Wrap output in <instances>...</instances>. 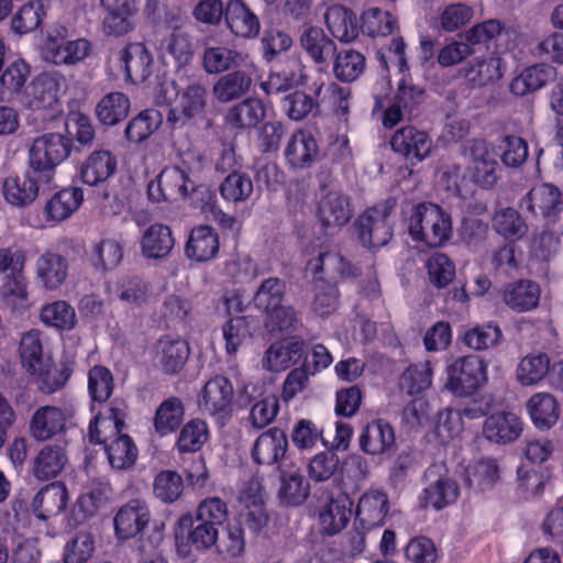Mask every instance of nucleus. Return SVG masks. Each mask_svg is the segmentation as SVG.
Returning a JSON list of instances; mask_svg holds the SVG:
<instances>
[{"label": "nucleus", "mask_w": 563, "mask_h": 563, "mask_svg": "<svg viewBox=\"0 0 563 563\" xmlns=\"http://www.w3.org/2000/svg\"><path fill=\"white\" fill-rule=\"evenodd\" d=\"M165 102L177 98V104L168 110L167 122L173 129L184 126L188 121L201 114L207 107L208 93L205 85L199 81L188 84L181 91L177 90L174 81L161 85Z\"/></svg>", "instance_id": "4"}, {"label": "nucleus", "mask_w": 563, "mask_h": 563, "mask_svg": "<svg viewBox=\"0 0 563 563\" xmlns=\"http://www.w3.org/2000/svg\"><path fill=\"white\" fill-rule=\"evenodd\" d=\"M36 278L49 290L57 289L66 279L68 265L66 260L56 253H44L35 263Z\"/></svg>", "instance_id": "38"}, {"label": "nucleus", "mask_w": 563, "mask_h": 563, "mask_svg": "<svg viewBox=\"0 0 563 563\" xmlns=\"http://www.w3.org/2000/svg\"><path fill=\"white\" fill-rule=\"evenodd\" d=\"M307 80L306 66L298 57H290L285 66L268 74L267 79L261 82V88L266 95H279L306 85Z\"/></svg>", "instance_id": "15"}, {"label": "nucleus", "mask_w": 563, "mask_h": 563, "mask_svg": "<svg viewBox=\"0 0 563 563\" xmlns=\"http://www.w3.org/2000/svg\"><path fill=\"white\" fill-rule=\"evenodd\" d=\"M175 240L169 227L155 223L147 228L141 240L143 254L148 258L165 257L173 250Z\"/></svg>", "instance_id": "45"}, {"label": "nucleus", "mask_w": 563, "mask_h": 563, "mask_svg": "<svg viewBox=\"0 0 563 563\" xmlns=\"http://www.w3.org/2000/svg\"><path fill=\"white\" fill-rule=\"evenodd\" d=\"M324 20L331 34L341 42H351L358 35L355 13L343 5L330 7L324 14Z\"/></svg>", "instance_id": "41"}, {"label": "nucleus", "mask_w": 563, "mask_h": 563, "mask_svg": "<svg viewBox=\"0 0 563 563\" xmlns=\"http://www.w3.org/2000/svg\"><path fill=\"white\" fill-rule=\"evenodd\" d=\"M121 63L126 79L137 82L144 81L151 74L152 56L144 44L130 43L121 53Z\"/></svg>", "instance_id": "39"}, {"label": "nucleus", "mask_w": 563, "mask_h": 563, "mask_svg": "<svg viewBox=\"0 0 563 563\" xmlns=\"http://www.w3.org/2000/svg\"><path fill=\"white\" fill-rule=\"evenodd\" d=\"M334 55L333 73L339 80L353 81L364 71L365 57L360 52L343 49Z\"/></svg>", "instance_id": "55"}, {"label": "nucleus", "mask_w": 563, "mask_h": 563, "mask_svg": "<svg viewBox=\"0 0 563 563\" xmlns=\"http://www.w3.org/2000/svg\"><path fill=\"white\" fill-rule=\"evenodd\" d=\"M45 16L43 0H30L23 4L11 20V29L22 35L36 30Z\"/></svg>", "instance_id": "53"}, {"label": "nucleus", "mask_w": 563, "mask_h": 563, "mask_svg": "<svg viewBox=\"0 0 563 563\" xmlns=\"http://www.w3.org/2000/svg\"><path fill=\"white\" fill-rule=\"evenodd\" d=\"M532 422L538 429L549 430L559 420L560 408L556 399L549 393H538L527 402Z\"/></svg>", "instance_id": "44"}, {"label": "nucleus", "mask_w": 563, "mask_h": 563, "mask_svg": "<svg viewBox=\"0 0 563 563\" xmlns=\"http://www.w3.org/2000/svg\"><path fill=\"white\" fill-rule=\"evenodd\" d=\"M82 200V191L76 187L56 192L45 205L47 219L56 222L67 219L79 208Z\"/></svg>", "instance_id": "46"}, {"label": "nucleus", "mask_w": 563, "mask_h": 563, "mask_svg": "<svg viewBox=\"0 0 563 563\" xmlns=\"http://www.w3.org/2000/svg\"><path fill=\"white\" fill-rule=\"evenodd\" d=\"M391 148L411 163L426 159L432 151V140L424 132L408 125L397 130L390 140Z\"/></svg>", "instance_id": "13"}, {"label": "nucleus", "mask_w": 563, "mask_h": 563, "mask_svg": "<svg viewBox=\"0 0 563 563\" xmlns=\"http://www.w3.org/2000/svg\"><path fill=\"white\" fill-rule=\"evenodd\" d=\"M130 100L122 92H109L96 106V115L104 125H115L128 117Z\"/></svg>", "instance_id": "50"}, {"label": "nucleus", "mask_w": 563, "mask_h": 563, "mask_svg": "<svg viewBox=\"0 0 563 563\" xmlns=\"http://www.w3.org/2000/svg\"><path fill=\"white\" fill-rule=\"evenodd\" d=\"M66 413L54 406H43L35 410L30 421V434L36 441H46L63 432Z\"/></svg>", "instance_id": "29"}, {"label": "nucleus", "mask_w": 563, "mask_h": 563, "mask_svg": "<svg viewBox=\"0 0 563 563\" xmlns=\"http://www.w3.org/2000/svg\"><path fill=\"white\" fill-rule=\"evenodd\" d=\"M68 501L64 484L55 482L42 487L33 497L31 508L36 518L47 520L62 514Z\"/></svg>", "instance_id": "22"}, {"label": "nucleus", "mask_w": 563, "mask_h": 563, "mask_svg": "<svg viewBox=\"0 0 563 563\" xmlns=\"http://www.w3.org/2000/svg\"><path fill=\"white\" fill-rule=\"evenodd\" d=\"M185 407L178 397L165 399L156 409L154 417L155 431L161 435L174 432L183 422Z\"/></svg>", "instance_id": "49"}, {"label": "nucleus", "mask_w": 563, "mask_h": 563, "mask_svg": "<svg viewBox=\"0 0 563 563\" xmlns=\"http://www.w3.org/2000/svg\"><path fill=\"white\" fill-rule=\"evenodd\" d=\"M42 322L57 330L69 331L77 323L75 309L65 300H57L42 307Z\"/></svg>", "instance_id": "52"}, {"label": "nucleus", "mask_w": 563, "mask_h": 563, "mask_svg": "<svg viewBox=\"0 0 563 563\" xmlns=\"http://www.w3.org/2000/svg\"><path fill=\"white\" fill-rule=\"evenodd\" d=\"M555 75L554 67L548 64H536L512 78L509 90L517 97H523L544 87L554 79Z\"/></svg>", "instance_id": "33"}, {"label": "nucleus", "mask_w": 563, "mask_h": 563, "mask_svg": "<svg viewBox=\"0 0 563 563\" xmlns=\"http://www.w3.org/2000/svg\"><path fill=\"white\" fill-rule=\"evenodd\" d=\"M316 155L317 143L313 136L302 130L291 135L285 148L286 159L292 168L310 166Z\"/></svg>", "instance_id": "42"}, {"label": "nucleus", "mask_w": 563, "mask_h": 563, "mask_svg": "<svg viewBox=\"0 0 563 563\" xmlns=\"http://www.w3.org/2000/svg\"><path fill=\"white\" fill-rule=\"evenodd\" d=\"M464 154L468 159L467 169L473 181L483 187L494 186L498 179V162L487 143L472 140L465 144Z\"/></svg>", "instance_id": "10"}, {"label": "nucleus", "mask_w": 563, "mask_h": 563, "mask_svg": "<svg viewBox=\"0 0 563 563\" xmlns=\"http://www.w3.org/2000/svg\"><path fill=\"white\" fill-rule=\"evenodd\" d=\"M444 387L457 396H470L487 382V365L476 355L460 356L446 367Z\"/></svg>", "instance_id": "5"}, {"label": "nucleus", "mask_w": 563, "mask_h": 563, "mask_svg": "<svg viewBox=\"0 0 563 563\" xmlns=\"http://www.w3.org/2000/svg\"><path fill=\"white\" fill-rule=\"evenodd\" d=\"M266 114V109L258 98H246L229 109L225 121L235 129L245 130L256 126Z\"/></svg>", "instance_id": "43"}, {"label": "nucleus", "mask_w": 563, "mask_h": 563, "mask_svg": "<svg viewBox=\"0 0 563 563\" xmlns=\"http://www.w3.org/2000/svg\"><path fill=\"white\" fill-rule=\"evenodd\" d=\"M73 141L62 133H44L27 146V166L47 186L55 185L56 167L69 155Z\"/></svg>", "instance_id": "3"}, {"label": "nucleus", "mask_w": 563, "mask_h": 563, "mask_svg": "<svg viewBox=\"0 0 563 563\" xmlns=\"http://www.w3.org/2000/svg\"><path fill=\"white\" fill-rule=\"evenodd\" d=\"M288 448L285 432L279 428H271L261 433L252 448V459L261 465H274L279 463Z\"/></svg>", "instance_id": "20"}, {"label": "nucleus", "mask_w": 563, "mask_h": 563, "mask_svg": "<svg viewBox=\"0 0 563 563\" xmlns=\"http://www.w3.org/2000/svg\"><path fill=\"white\" fill-rule=\"evenodd\" d=\"M428 485L423 488L420 500L423 507H432L441 510L457 499L459 486L448 476L437 473L435 467H431L426 473Z\"/></svg>", "instance_id": "17"}, {"label": "nucleus", "mask_w": 563, "mask_h": 563, "mask_svg": "<svg viewBox=\"0 0 563 563\" xmlns=\"http://www.w3.org/2000/svg\"><path fill=\"white\" fill-rule=\"evenodd\" d=\"M1 300L12 309L26 306L29 292L24 271L7 276L0 289Z\"/></svg>", "instance_id": "62"}, {"label": "nucleus", "mask_w": 563, "mask_h": 563, "mask_svg": "<svg viewBox=\"0 0 563 563\" xmlns=\"http://www.w3.org/2000/svg\"><path fill=\"white\" fill-rule=\"evenodd\" d=\"M117 165V157L110 151H95L81 165V180L89 186L102 184L115 173Z\"/></svg>", "instance_id": "32"}, {"label": "nucleus", "mask_w": 563, "mask_h": 563, "mask_svg": "<svg viewBox=\"0 0 563 563\" xmlns=\"http://www.w3.org/2000/svg\"><path fill=\"white\" fill-rule=\"evenodd\" d=\"M258 66L253 59V67L241 66L235 70L222 75L212 87L214 98L221 103L239 100L246 96L252 86Z\"/></svg>", "instance_id": "11"}, {"label": "nucleus", "mask_w": 563, "mask_h": 563, "mask_svg": "<svg viewBox=\"0 0 563 563\" xmlns=\"http://www.w3.org/2000/svg\"><path fill=\"white\" fill-rule=\"evenodd\" d=\"M225 23L236 37L252 40L261 32L258 16L242 0H230L227 3Z\"/></svg>", "instance_id": "21"}, {"label": "nucleus", "mask_w": 563, "mask_h": 563, "mask_svg": "<svg viewBox=\"0 0 563 563\" xmlns=\"http://www.w3.org/2000/svg\"><path fill=\"white\" fill-rule=\"evenodd\" d=\"M317 216L323 228L341 229L352 218L350 198L341 191H328L319 200Z\"/></svg>", "instance_id": "18"}, {"label": "nucleus", "mask_w": 563, "mask_h": 563, "mask_svg": "<svg viewBox=\"0 0 563 563\" xmlns=\"http://www.w3.org/2000/svg\"><path fill=\"white\" fill-rule=\"evenodd\" d=\"M407 232L420 247H441L452 234V220L448 211L432 202H419L402 211Z\"/></svg>", "instance_id": "2"}, {"label": "nucleus", "mask_w": 563, "mask_h": 563, "mask_svg": "<svg viewBox=\"0 0 563 563\" xmlns=\"http://www.w3.org/2000/svg\"><path fill=\"white\" fill-rule=\"evenodd\" d=\"M301 346L299 341L272 344L263 357V367L271 372L286 369L301 356Z\"/></svg>", "instance_id": "47"}, {"label": "nucleus", "mask_w": 563, "mask_h": 563, "mask_svg": "<svg viewBox=\"0 0 563 563\" xmlns=\"http://www.w3.org/2000/svg\"><path fill=\"white\" fill-rule=\"evenodd\" d=\"M300 45L316 64H328L336 53L335 43L318 26H309L301 33Z\"/></svg>", "instance_id": "40"}, {"label": "nucleus", "mask_w": 563, "mask_h": 563, "mask_svg": "<svg viewBox=\"0 0 563 563\" xmlns=\"http://www.w3.org/2000/svg\"><path fill=\"white\" fill-rule=\"evenodd\" d=\"M36 375L38 388L46 394H53L60 389L70 376V372L66 367H58L49 361H43L37 364L35 371H30Z\"/></svg>", "instance_id": "57"}, {"label": "nucleus", "mask_w": 563, "mask_h": 563, "mask_svg": "<svg viewBox=\"0 0 563 563\" xmlns=\"http://www.w3.org/2000/svg\"><path fill=\"white\" fill-rule=\"evenodd\" d=\"M461 71L473 87H485L498 81L505 71V63L500 56L490 55L476 57L467 63Z\"/></svg>", "instance_id": "27"}, {"label": "nucleus", "mask_w": 563, "mask_h": 563, "mask_svg": "<svg viewBox=\"0 0 563 563\" xmlns=\"http://www.w3.org/2000/svg\"><path fill=\"white\" fill-rule=\"evenodd\" d=\"M286 283L278 277L264 279L254 295V305L264 312L276 309L285 299Z\"/></svg>", "instance_id": "54"}, {"label": "nucleus", "mask_w": 563, "mask_h": 563, "mask_svg": "<svg viewBox=\"0 0 563 563\" xmlns=\"http://www.w3.org/2000/svg\"><path fill=\"white\" fill-rule=\"evenodd\" d=\"M30 74L29 66L21 59L11 63L0 76V100L19 92Z\"/></svg>", "instance_id": "64"}, {"label": "nucleus", "mask_w": 563, "mask_h": 563, "mask_svg": "<svg viewBox=\"0 0 563 563\" xmlns=\"http://www.w3.org/2000/svg\"><path fill=\"white\" fill-rule=\"evenodd\" d=\"M150 509L145 501L133 499L123 505L114 517L115 533L126 540L137 536L148 525Z\"/></svg>", "instance_id": "19"}, {"label": "nucleus", "mask_w": 563, "mask_h": 563, "mask_svg": "<svg viewBox=\"0 0 563 563\" xmlns=\"http://www.w3.org/2000/svg\"><path fill=\"white\" fill-rule=\"evenodd\" d=\"M550 369V360L545 354L525 356L518 365L517 378L525 386H531L542 380Z\"/></svg>", "instance_id": "61"}, {"label": "nucleus", "mask_w": 563, "mask_h": 563, "mask_svg": "<svg viewBox=\"0 0 563 563\" xmlns=\"http://www.w3.org/2000/svg\"><path fill=\"white\" fill-rule=\"evenodd\" d=\"M209 439L208 426L203 420L192 419L179 432L177 449L181 453L197 452Z\"/></svg>", "instance_id": "60"}, {"label": "nucleus", "mask_w": 563, "mask_h": 563, "mask_svg": "<svg viewBox=\"0 0 563 563\" xmlns=\"http://www.w3.org/2000/svg\"><path fill=\"white\" fill-rule=\"evenodd\" d=\"M503 298L505 303L515 311H530L539 303L540 287L532 280L520 279L505 287Z\"/></svg>", "instance_id": "37"}, {"label": "nucleus", "mask_w": 563, "mask_h": 563, "mask_svg": "<svg viewBox=\"0 0 563 563\" xmlns=\"http://www.w3.org/2000/svg\"><path fill=\"white\" fill-rule=\"evenodd\" d=\"M62 84L63 78L56 74H42L32 81L30 106L34 112L51 110V117H55Z\"/></svg>", "instance_id": "25"}, {"label": "nucleus", "mask_w": 563, "mask_h": 563, "mask_svg": "<svg viewBox=\"0 0 563 563\" xmlns=\"http://www.w3.org/2000/svg\"><path fill=\"white\" fill-rule=\"evenodd\" d=\"M493 228L499 235L510 241L520 240L528 231L525 219L514 208L498 210L493 217Z\"/></svg>", "instance_id": "51"}, {"label": "nucleus", "mask_w": 563, "mask_h": 563, "mask_svg": "<svg viewBox=\"0 0 563 563\" xmlns=\"http://www.w3.org/2000/svg\"><path fill=\"white\" fill-rule=\"evenodd\" d=\"M189 520L191 522V530L187 537L176 536L177 552L180 556L187 558L191 554V549L197 551H206L211 549L218 540V528L207 522L197 520L196 518H183L181 522Z\"/></svg>", "instance_id": "28"}, {"label": "nucleus", "mask_w": 563, "mask_h": 563, "mask_svg": "<svg viewBox=\"0 0 563 563\" xmlns=\"http://www.w3.org/2000/svg\"><path fill=\"white\" fill-rule=\"evenodd\" d=\"M311 309L319 317L333 313L340 303V294L336 285L322 277H316L312 283Z\"/></svg>", "instance_id": "48"}, {"label": "nucleus", "mask_w": 563, "mask_h": 563, "mask_svg": "<svg viewBox=\"0 0 563 563\" xmlns=\"http://www.w3.org/2000/svg\"><path fill=\"white\" fill-rule=\"evenodd\" d=\"M519 207L536 217L555 218L563 210V192L552 184H541L520 200Z\"/></svg>", "instance_id": "12"}, {"label": "nucleus", "mask_w": 563, "mask_h": 563, "mask_svg": "<svg viewBox=\"0 0 563 563\" xmlns=\"http://www.w3.org/2000/svg\"><path fill=\"white\" fill-rule=\"evenodd\" d=\"M163 122V115L155 109H146L133 118L125 128V135L131 142L146 140Z\"/></svg>", "instance_id": "56"}, {"label": "nucleus", "mask_w": 563, "mask_h": 563, "mask_svg": "<svg viewBox=\"0 0 563 563\" xmlns=\"http://www.w3.org/2000/svg\"><path fill=\"white\" fill-rule=\"evenodd\" d=\"M93 265L102 271L114 269L123 260V246L117 239H102L92 249Z\"/></svg>", "instance_id": "63"}, {"label": "nucleus", "mask_w": 563, "mask_h": 563, "mask_svg": "<svg viewBox=\"0 0 563 563\" xmlns=\"http://www.w3.org/2000/svg\"><path fill=\"white\" fill-rule=\"evenodd\" d=\"M189 353V346L184 340L164 336L156 343L154 363L165 374L174 375L184 367Z\"/></svg>", "instance_id": "23"}, {"label": "nucleus", "mask_w": 563, "mask_h": 563, "mask_svg": "<svg viewBox=\"0 0 563 563\" xmlns=\"http://www.w3.org/2000/svg\"><path fill=\"white\" fill-rule=\"evenodd\" d=\"M66 30L60 27L56 34L48 33L43 49V58L57 66H73L82 62L91 52L86 38L66 40Z\"/></svg>", "instance_id": "6"}, {"label": "nucleus", "mask_w": 563, "mask_h": 563, "mask_svg": "<svg viewBox=\"0 0 563 563\" xmlns=\"http://www.w3.org/2000/svg\"><path fill=\"white\" fill-rule=\"evenodd\" d=\"M222 332L227 353L233 356L241 346L251 340V320L249 317L232 318L223 325Z\"/></svg>", "instance_id": "58"}, {"label": "nucleus", "mask_w": 563, "mask_h": 563, "mask_svg": "<svg viewBox=\"0 0 563 563\" xmlns=\"http://www.w3.org/2000/svg\"><path fill=\"white\" fill-rule=\"evenodd\" d=\"M126 405L121 399L111 401L107 412L90 422L89 438L92 443H102L112 468L122 471L132 467L137 457V448L128 434H121L125 426Z\"/></svg>", "instance_id": "1"}, {"label": "nucleus", "mask_w": 563, "mask_h": 563, "mask_svg": "<svg viewBox=\"0 0 563 563\" xmlns=\"http://www.w3.org/2000/svg\"><path fill=\"white\" fill-rule=\"evenodd\" d=\"M218 233L209 225H200L191 230L185 253L188 258L202 263L216 257L219 252Z\"/></svg>", "instance_id": "34"}, {"label": "nucleus", "mask_w": 563, "mask_h": 563, "mask_svg": "<svg viewBox=\"0 0 563 563\" xmlns=\"http://www.w3.org/2000/svg\"><path fill=\"white\" fill-rule=\"evenodd\" d=\"M357 239L368 250L385 246L393 236V227L386 208H371L361 214L354 224Z\"/></svg>", "instance_id": "8"}, {"label": "nucleus", "mask_w": 563, "mask_h": 563, "mask_svg": "<svg viewBox=\"0 0 563 563\" xmlns=\"http://www.w3.org/2000/svg\"><path fill=\"white\" fill-rule=\"evenodd\" d=\"M278 496L284 504L300 505L309 495L308 484L299 467L294 464L279 465Z\"/></svg>", "instance_id": "35"}, {"label": "nucleus", "mask_w": 563, "mask_h": 563, "mask_svg": "<svg viewBox=\"0 0 563 563\" xmlns=\"http://www.w3.org/2000/svg\"><path fill=\"white\" fill-rule=\"evenodd\" d=\"M388 509V497L384 492L368 490L358 500L356 518L364 528H375L384 525Z\"/></svg>", "instance_id": "31"}, {"label": "nucleus", "mask_w": 563, "mask_h": 563, "mask_svg": "<svg viewBox=\"0 0 563 563\" xmlns=\"http://www.w3.org/2000/svg\"><path fill=\"white\" fill-rule=\"evenodd\" d=\"M362 29L369 36H387L397 27V20L388 11L368 8L361 16Z\"/></svg>", "instance_id": "59"}, {"label": "nucleus", "mask_w": 563, "mask_h": 563, "mask_svg": "<svg viewBox=\"0 0 563 563\" xmlns=\"http://www.w3.org/2000/svg\"><path fill=\"white\" fill-rule=\"evenodd\" d=\"M68 457L65 449L58 444L43 446L35 456L32 473L38 481L56 478L65 468Z\"/></svg>", "instance_id": "36"}, {"label": "nucleus", "mask_w": 563, "mask_h": 563, "mask_svg": "<svg viewBox=\"0 0 563 563\" xmlns=\"http://www.w3.org/2000/svg\"><path fill=\"white\" fill-rule=\"evenodd\" d=\"M202 69L209 75L223 74L241 66L253 67L252 56L227 46H206L201 56Z\"/></svg>", "instance_id": "14"}, {"label": "nucleus", "mask_w": 563, "mask_h": 563, "mask_svg": "<svg viewBox=\"0 0 563 563\" xmlns=\"http://www.w3.org/2000/svg\"><path fill=\"white\" fill-rule=\"evenodd\" d=\"M353 501L343 493L330 498L321 508L319 522L323 533L334 536L342 531L352 516Z\"/></svg>", "instance_id": "26"}, {"label": "nucleus", "mask_w": 563, "mask_h": 563, "mask_svg": "<svg viewBox=\"0 0 563 563\" xmlns=\"http://www.w3.org/2000/svg\"><path fill=\"white\" fill-rule=\"evenodd\" d=\"M522 432L520 418L509 411L495 412L485 419L483 426L484 437L497 444L514 442Z\"/></svg>", "instance_id": "24"}, {"label": "nucleus", "mask_w": 563, "mask_h": 563, "mask_svg": "<svg viewBox=\"0 0 563 563\" xmlns=\"http://www.w3.org/2000/svg\"><path fill=\"white\" fill-rule=\"evenodd\" d=\"M234 389L223 375H216L206 382L198 400L200 410L224 422L231 417Z\"/></svg>", "instance_id": "7"}, {"label": "nucleus", "mask_w": 563, "mask_h": 563, "mask_svg": "<svg viewBox=\"0 0 563 563\" xmlns=\"http://www.w3.org/2000/svg\"><path fill=\"white\" fill-rule=\"evenodd\" d=\"M196 188L188 174L179 167L164 168L147 186L148 198L155 202L186 198Z\"/></svg>", "instance_id": "9"}, {"label": "nucleus", "mask_w": 563, "mask_h": 563, "mask_svg": "<svg viewBox=\"0 0 563 563\" xmlns=\"http://www.w3.org/2000/svg\"><path fill=\"white\" fill-rule=\"evenodd\" d=\"M361 450L369 455L384 454L395 445L393 427L385 420H375L368 423L358 438Z\"/></svg>", "instance_id": "30"}, {"label": "nucleus", "mask_w": 563, "mask_h": 563, "mask_svg": "<svg viewBox=\"0 0 563 563\" xmlns=\"http://www.w3.org/2000/svg\"><path fill=\"white\" fill-rule=\"evenodd\" d=\"M55 186H47L42 183L38 176L29 168L24 177L9 176L3 183V195L5 200L14 207H24L32 203L38 194L51 190Z\"/></svg>", "instance_id": "16"}]
</instances>
